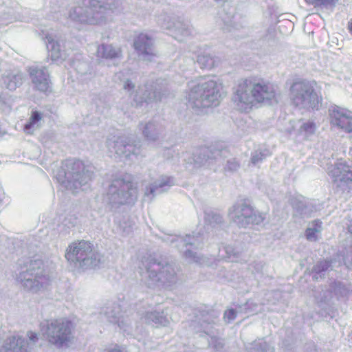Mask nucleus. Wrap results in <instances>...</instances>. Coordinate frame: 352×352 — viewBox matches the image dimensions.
Returning a JSON list of instances; mask_svg holds the SVG:
<instances>
[{
  "label": "nucleus",
  "instance_id": "nucleus-8",
  "mask_svg": "<svg viewBox=\"0 0 352 352\" xmlns=\"http://www.w3.org/2000/svg\"><path fill=\"white\" fill-rule=\"evenodd\" d=\"M138 197V188L129 175L113 179L109 186L106 201L113 208L134 204Z\"/></svg>",
  "mask_w": 352,
  "mask_h": 352
},
{
  "label": "nucleus",
  "instance_id": "nucleus-30",
  "mask_svg": "<svg viewBox=\"0 0 352 352\" xmlns=\"http://www.w3.org/2000/svg\"><path fill=\"white\" fill-rule=\"evenodd\" d=\"M204 221L208 230L209 227L211 228H219L223 223V216L214 210H205Z\"/></svg>",
  "mask_w": 352,
  "mask_h": 352
},
{
  "label": "nucleus",
  "instance_id": "nucleus-25",
  "mask_svg": "<svg viewBox=\"0 0 352 352\" xmlns=\"http://www.w3.org/2000/svg\"><path fill=\"white\" fill-rule=\"evenodd\" d=\"M222 153L223 151L203 147L199 148L194 155L193 160L196 166H200L204 165L207 162L210 163V161H212L213 160H217L219 157L221 156Z\"/></svg>",
  "mask_w": 352,
  "mask_h": 352
},
{
  "label": "nucleus",
  "instance_id": "nucleus-22",
  "mask_svg": "<svg viewBox=\"0 0 352 352\" xmlns=\"http://www.w3.org/2000/svg\"><path fill=\"white\" fill-rule=\"evenodd\" d=\"M174 184L173 177L162 175L146 187L144 196L151 200L155 195L166 192Z\"/></svg>",
  "mask_w": 352,
  "mask_h": 352
},
{
  "label": "nucleus",
  "instance_id": "nucleus-33",
  "mask_svg": "<svg viewBox=\"0 0 352 352\" xmlns=\"http://www.w3.org/2000/svg\"><path fill=\"white\" fill-rule=\"evenodd\" d=\"M248 352H274V348L263 339H258L251 343Z\"/></svg>",
  "mask_w": 352,
  "mask_h": 352
},
{
  "label": "nucleus",
  "instance_id": "nucleus-49",
  "mask_svg": "<svg viewBox=\"0 0 352 352\" xmlns=\"http://www.w3.org/2000/svg\"><path fill=\"white\" fill-rule=\"evenodd\" d=\"M344 265L350 269H352V251H349L344 256Z\"/></svg>",
  "mask_w": 352,
  "mask_h": 352
},
{
  "label": "nucleus",
  "instance_id": "nucleus-18",
  "mask_svg": "<svg viewBox=\"0 0 352 352\" xmlns=\"http://www.w3.org/2000/svg\"><path fill=\"white\" fill-rule=\"evenodd\" d=\"M330 123L346 133L352 132V112L337 105L329 109Z\"/></svg>",
  "mask_w": 352,
  "mask_h": 352
},
{
  "label": "nucleus",
  "instance_id": "nucleus-51",
  "mask_svg": "<svg viewBox=\"0 0 352 352\" xmlns=\"http://www.w3.org/2000/svg\"><path fill=\"white\" fill-rule=\"evenodd\" d=\"M63 225L67 226L68 228H73L75 226L76 223V219H67L65 218L63 221Z\"/></svg>",
  "mask_w": 352,
  "mask_h": 352
},
{
  "label": "nucleus",
  "instance_id": "nucleus-20",
  "mask_svg": "<svg viewBox=\"0 0 352 352\" xmlns=\"http://www.w3.org/2000/svg\"><path fill=\"white\" fill-rule=\"evenodd\" d=\"M122 309L119 304L113 303L111 306L107 307L103 311L104 315L107 319L113 324H117L120 329L127 333H130L132 322L128 315L122 314Z\"/></svg>",
  "mask_w": 352,
  "mask_h": 352
},
{
  "label": "nucleus",
  "instance_id": "nucleus-13",
  "mask_svg": "<svg viewBox=\"0 0 352 352\" xmlns=\"http://www.w3.org/2000/svg\"><path fill=\"white\" fill-rule=\"evenodd\" d=\"M203 234L192 232V234H186L185 236L165 234L162 237V241L174 245L182 253L183 256L190 262L201 264L204 262L202 256L193 251V249L199 248L203 242Z\"/></svg>",
  "mask_w": 352,
  "mask_h": 352
},
{
  "label": "nucleus",
  "instance_id": "nucleus-17",
  "mask_svg": "<svg viewBox=\"0 0 352 352\" xmlns=\"http://www.w3.org/2000/svg\"><path fill=\"white\" fill-rule=\"evenodd\" d=\"M334 186L341 191L352 188V166L346 162H338L329 170Z\"/></svg>",
  "mask_w": 352,
  "mask_h": 352
},
{
  "label": "nucleus",
  "instance_id": "nucleus-39",
  "mask_svg": "<svg viewBox=\"0 0 352 352\" xmlns=\"http://www.w3.org/2000/svg\"><path fill=\"white\" fill-rule=\"evenodd\" d=\"M94 103L96 105V111L99 114H106L108 113L110 109V106L104 100L97 98L94 100Z\"/></svg>",
  "mask_w": 352,
  "mask_h": 352
},
{
  "label": "nucleus",
  "instance_id": "nucleus-46",
  "mask_svg": "<svg viewBox=\"0 0 352 352\" xmlns=\"http://www.w3.org/2000/svg\"><path fill=\"white\" fill-rule=\"evenodd\" d=\"M236 317V311L234 309H230L225 311L224 318L228 322L234 320Z\"/></svg>",
  "mask_w": 352,
  "mask_h": 352
},
{
  "label": "nucleus",
  "instance_id": "nucleus-14",
  "mask_svg": "<svg viewBox=\"0 0 352 352\" xmlns=\"http://www.w3.org/2000/svg\"><path fill=\"white\" fill-rule=\"evenodd\" d=\"M228 214L232 221L241 228H246L250 224H261L265 219V215L255 210L247 199L236 201L230 208Z\"/></svg>",
  "mask_w": 352,
  "mask_h": 352
},
{
  "label": "nucleus",
  "instance_id": "nucleus-38",
  "mask_svg": "<svg viewBox=\"0 0 352 352\" xmlns=\"http://www.w3.org/2000/svg\"><path fill=\"white\" fill-rule=\"evenodd\" d=\"M241 166L240 161L236 158H231L227 160L224 166V170L226 172L234 173L237 171Z\"/></svg>",
  "mask_w": 352,
  "mask_h": 352
},
{
  "label": "nucleus",
  "instance_id": "nucleus-21",
  "mask_svg": "<svg viewBox=\"0 0 352 352\" xmlns=\"http://www.w3.org/2000/svg\"><path fill=\"white\" fill-rule=\"evenodd\" d=\"M29 72L34 87L43 92L47 91L50 89V80L46 67L32 66L30 67Z\"/></svg>",
  "mask_w": 352,
  "mask_h": 352
},
{
  "label": "nucleus",
  "instance_id": "nucleus-3",
  "mask_svg": "<svg viewBox=\"0 0 352 352\" xmlns=\"http://www.w3.org/2000/svg\"><path fill=\"white\" fill-rule=\"evenodd\" d=\"M186 95L188 106L195 110L217 107L222 99L223 85L219 79L208 78L192 83Z\"/></svg>",
  "mask_w": 352,
  "mask_h": 352
},
{
  "label": "nucleus",
  "instance_id": "nucleus-27",
  "mask_svg": "<svg viewBox=\"0 0 352 352\" xmlns=\"http://www.w3.org/2000/svg\"><path fill=\"white\" fill-rule=\"evenodd\" d=\"M4 86L10 91L19 87L23 81V74L19 69L6 71L2 76Z\"/></svg>",
  "mask_w": 352,
  "mask_h": 352
},
{
  "label": "nucleus",
  "instance_id": "nucleus-42",
  "mask_svg": "<svg viewBox=\"0 0 352 352\" xmlns=\"http://www.w3.org/2000/svg\"><path fill=\"white\" fill-rule=\"evenodd\" d=\"M132 223L126 219L121 221L118 225L120 232L124 235H128L133 231Z\"/></svg>",
  "mask_w": 352,
  "mask_h": 352
},
{
  "label": "nucleus",
  "instance_id": "nucleus-45",
  "mask_svg": "<svg viewBox=\"0 0 352 352\" xmlns=\"http://www.w3.org/2000/svg\"><path fill=\"white\" fill-rule=\"evenodd\" d=\"M305 2L314 7L332 6L334 4V0H305Z\"/></svg>",
  "mask_w": 352,
  "mask_h": 352
},
{
  "label": "nucleus",
  "instance_id": "nucleus-29",
  "mask_svg": "<svg viewBox=\"0 0 352 352\" xmlns=\"http://www.w3.org/2000/svg\"><path fill=\"white\" fill-rule=\"evenodd\" d=\"M141 318L148 324L162 326H166L168 324V320L163 311H146Z\"/></svg>",
  "mask_w": 352,
  "mask_h": 352
},
{
  "label": "nucleus",
  "instance_id": "nucleus-23",
  "mask_svg": "<svg viewBox=\"0 0 352 352\" xmlns=\"http://www.w3.org/2000/svg\"><path fill=\"white\" fill-rule=\"evenodd\" d=\"M1 352H29L28 342L22 336L13 334L6 339Z\"/></svg>",
  "mask_w": 352,
  "mask_h": 352
},
{
  "label": "nucleus",
  "instance_id": "nucleus-57",
  "mask_svg": "<svg viewBox=\"0 0 352 352\" xmlns=\"http://www.w3.org/2000/svg\"><path fill=\"white\" fill-rule=\"evenodd\" d=\"M349 28L350 30V32L352 33V21L349 24Z\"/></svg>",
  "mask_w": 352,
  "mask_h": 352
},
{
  "label": "nucleus",
  "instance_id": "nucleus-4",
  "mask_svg": "<svg viewBox=\"0 0 352 352\" xmlns=\"http://www.w3.org/2000/svg\"><path fill=\"white\" fill-rule=\"evenodd\" d=\"M17 265L19 272L16 275V281L25 290L36 294L46 289L50 285V277L42 260L21 258L18 261Z\"/></svg>",
  "mask_w": 352,
  "mask_h": 352
},
{
  "label": "nucleus",
  "instance_id": "nucleus-32",
  "mask_svg": "<svg viewBox=\"0 0 352 352\" xmlns=\"http://www.w3.org/2000/svg\"><path fill=\"white\" fill-rule=\"evenodd\" d=\"M197 62L201 68L211 69L217 65L219 60L209 54L204 53L198 55Z\"/></svg>",
  "mask_w": 352,
  "mask_h": 352
},
{
  "label": "nucleus",
  "instance_id": "nucleus-31",
  "mask_svg": "<svg viewBox=\"0 0 352 352\" xmlns=\"http://www.w3.org/2000/svg\"><path fill=\"white\" fill-rule=\"evenodd\" d=\"M331 270V261L329 260H320L312 267L311 276L313 279L318 280L324 278L328 272Z\"/></svg>",
  "mask_w": 352,
  "mask_h": 352
},
{
  "label": "nucleus",
  "instance_id": "nucleus-34",
  "mask_svg": "<svg viewBox=\"0 0 352 352\" xmlns=\"http://www.w3.org/2000/svg\"><path fill=\"white\" fill-rule=\"evenodd\" d=\"M321 227L322 222L320 220L313 221L311 226L305 231L307 239L310 241H316L318 239L317 234L321 230Z\"/></svg>",
  "mask_w": 352,
  "mask_h": 352
},
{
  "label": "nucleus",
  "instance_id": "nucleus-48",
  "mask_svg": "<svg viewBox=\"0 0 352 352\" xmlns=\"http://www.w3.org/2000/svg\"><path fill=\"white\" fill-rule=\"evenodd\" d=\"M11 101L10 96L7 93L0 94V106L9 105Z\"/></svg>",
  "mask_w": 352,
  "mask_h": 352
},
{
  "label": "nucleus",
  "instance_id": "nucleus-19",
  "mask_svg": "<svg viewBox=\"0 0 352 352\" xmlns=\"http://www.w3.org/2000/svg\"><path fill=\"white\" fill-rule=\"evenodd\" d=\"M133 47L144 60L152 61L157 56L153 38L147 34L140 33L133 41Z\"/></svg>",
  "mask_w": 352,
  "mask_h": 352
},
{
  "label": "nucleus",
  "instance_id": "nucleus-15",
  "mask_svg": "<svg viewBox=\"0 0 352 352\" xmlns=\"http://www.w3.org/2000/svg\"><path fill=\"white\" fill-rule=\"evenodd\" d=\"M292 104L300 109H318L320 100L313 86L306 80L294 82L290 87Z\"/></svg>",
  "mask_w": 352,
  "mask_h": 352
},
{
  "label": "nucleus",
  "instance_id": "nucleus-47",
  "mask_svg": "<svg viewBox=\"0 0 352 352\" xmlns=\"http://www.w3.org/2000/svg\"><path fill=\"white\" fill-rule=\"evenodd\" d=\"M235 19L234 16H232L231 19H229L228 20L223 19L225 28H226L228 31L231 30L232 28H237V25L234 23V19Z\"/></svg>",
  "mask_w": 352,
  "mask_h": 352
},
{
  "label": "nucleus",
  "instance_id": "nucleus-56",
  "mask_svg": "<svg viewBox=\"0 0 352 352\" xmlns=\"http://www.w3.org/2000/svg\"><path fill=\"white\" fill-rule=\"evenodd\" d=\"M347 230L349 232L352 234V219L349 220V223H347Z\"/></svg>",
  "mask_w": 352,
  "mask_h": 352
},
{
  "label": "nucleus",
  "instance_id": "nucleus-40",
  "mask_svg": "<svg viewBox=\"0 0 352 352\" xmlns=\"http://www.w3.org/2000/svg\"><path fill=\"white\" fill-rule=\"evenodd\" d=\"M41 119L40 113L38 111L32 112V114L30 118V121L25 124L24 131L28 133H31V129Z\"/></svg>",
  "mask_w": 352,
  "mask_h": 352
},
{
  "label": "nucleus",
  "instance_id": "nucleus-53",
  "mask_svg": "<svg viewBox=\"0 0 352 352\" xmlns=\"http://www.w3.org/2000/svg\"><path fill=\"white\" fill-rule=\"evenodd\" d=\"M292 343H293V338L289 337L287 340L283 341V346H284L285 348H289L291 346Z\"/></svg>",
  "mask_w": 352,
  "mask_h": 352
},
{
  "label": "nucleus",
  "instance_id": "nucleus-11",
  "mask_svg": "<svg viewBox=\"0 0 352 352\" xmlns=\"http://www.w3.org/2000/svg\"><path fill=\"white\" fill-rule=\"evenodd\" d=\"M351 292L350 285L338 280L332 282L329 287H321L314 291L315 301L320 309V314L325 316L330 315L335 300L346 299Z\"/></svg>",
  "mask_w": 352,
  "mask_h": 352
},
{
  "label": "nucleus",
  "instance_id": "nucleus-36",
  "mask_svg": "<svg viewBox=\"0 0 352 352\" xmlns=\"http://www.w3.org/2000/svg\"><path fill=\"white\" fill-rule=\"evenodd\" d=\"M174 29L176 32L184 36H189L192 32V28L188 23L181 21L174 24Z\"/></svg>",
  "mask_w": 352,
  "mask_h": 352
},
{
  "label": "nucleus",
  "instance_id": "nucleus-1",
  "mask_svg": "<svg viewBox=\"0 0 352 352\" xmlns=\"http://www.w3.org/2000/svg\"><path fill=\"white\" fill-rule=\"evenodd\" d=\"M278 95V87L273 82L263 78L250 77L239 82L232 100L239 110L248 111L254 102H276Z\"/></svg>",
  "mask_w": 352,
  "mask_h": 352
},
{
  "label": "nucleus",
  "instance_id": "nucleus-24",
  "mask_svg": "<svg viewBox=\"0 0 352 352\" xmlns=\"http://www.w3.org/2000/svg\"><path fill=\"white\" fill-rule=\"evenodd\" d=\"M139 129L144 138L149 142L157 141L163 131L162 126L154 120L141 122L139 124Z\"/></svg>",
  "mask_w": 352,
  "mask_h": 352
},
{
  "label": "nucleus",
  "instance_id": "nucleus-58",
  "mask_svg": "<svg viewBox=\"0 0 352 352\" xmlns=\"http://www.w3.org/2000/svg\"><path fill=\"white\" fill-rule=\"evenodd\" d=\"M351 150H352V148H351Z\"/></svg>",
  "mask_w": 352,
  "mask_h": 352
},
{
  "label": "nucleus",
  "instance_id": "nucleus-9",
  "mask_svg": "<svg viewBox=\"0 0 352 352\" xmlns=\"http://www.w3.org/2000/svg\"><path fill=\"white\" fill-rule=\"evenodd\" d=\"M142 265L145 269L142 278L148 287L157 285L169 287L177 283V274L172 265L164 264L154 258H148L142 261Z\"/></svg>",
  "mask_w": 352,
  "mask_h": 352
},
{
  "label": "nucleus",
  "instance_id": "nucleus-55",
  "mask_svg": "<svg viewBox=\"0 0 352 352\" xmlns=\"http://www.w3.org/2000/svg\"><path fill=\"white\" fill-rule=\"evenodd\" d=\"M296 208H297V210H299L302 214L305 213V205L303 203L299 202L298 205L296 206Z\"/></svg>",
  "mask_w": 352,
  "mask_h": 352
},
{
  "label": "nucleus",
  "instance_id": "nucleus-43",
  "mask_svg": "<svg viewBox=\"0 0 352 352\" xmlns=\"http://www.w3.org/2000/svg\"><path fill=\"white\" fill-rule=\"evenodd\" d=\"M263 266L264 265L261 262H254L249 265L248 269L254 276H261Z\"/></svg>",
  "mask_w": 352,
  "mask_h": 352
},
{
  "label": "nucleus",
  "instance_id": "nucleus-5",
  "mask_svg": "<svg viewBox=\"0 0 352 352\" xmlns=\"http://www.w3.org/2000/svg\"><path fill=\"white\" fill-rule=\"evenodd\" d=\"M129 70H124L117 74V77L123 82V89L133 95V101L137 106H142L144 103L149 104L161 101L168 96L169 89L166 81L158 79L155 82H148L144 87H139L135 91V85L131 80L125 78L129 74Z\"/></svg>",
  "mask_w": 352,
  "mask_h": 352
},
{
  "label": "nucleus",
  "instance_id": "nucleus-7",
  "mask_svg": "<svg viewBox=\"0 0 352 352\" xmlns=\"http://www.w3.org/2000/svg\"><path fill=\"white\" fill-rule=\"evenodd\" d=\"M45 339L56 348L68 346L74 338V323L65 318L46 320L41 322Z\"/></svg>",
  "mask_w": 352,
  "mask_h": 352
},
{
  "label": "nucleus",
  "instance_id": "nucleus-6",
  "mask_svg": "<svg viewBox=\"0 0 352 352\" xmlns=\"http://www.w3.org/2000/svg\"><path fill=\"white\" fill-rule=\"evenodd\" d=\"M91 167L79 160H67L58 171L56 179L66 189L74 192L87 184L92 178Z\"/></svg>",
  "mask_w": 352,
  "mask_h": 352
},
{
  "label": "nucleus",
  "instance_id": "nucleus-41",
  "mask_svg": "<svg viewBox=\"0 0 352 352\" xmlns=\"http://www.w3.org/2000/svg\"><path fill=\"white\" fill-rule=\"evenodd\" d=\"M223 251L226 254V258L230 260L232 262L236 261V258L239 255V251L236 250V248L232 245H227L223 248Z\"/></svg>",
  "mask_w": 352,
  "mask_h": 352
},
{
  "label": "nucleus",
  "instance_id": "nucleus-16",
  "mask_svg": "<svg viewBox=\"0 0 352 352\" xmlns=\"http://www.w3.org/2000/svg\"><path fill=\"white\" fill-rule=\"evenodd\" d=\"M107 147L109 152L115 157H124L130 158L131 155L138 156L141 154L140 146L131 143L127 138L113 137L107 140Z\"/></svg>",
  "mask_w": 352,
  "mask_h": 352
},
{
  "label": "nucleus",
  "instance_id": "nucleus-28",
  "mask_svg": "<svg viewBox=\"0 0 352 352\" xmlns=\"http://www.w3.org/2000/svg\"><path fill=\"white\" fill-rule=\"evenodd\" d=\"M96 55L99 58L113 60L120 58L122 52L119 47H114L111 44L102 43L98 45Z\"/></svg>",
  "mask_w": 352,
  "mask_h": 352
},
{
  "label": "nucleus",
  "instance_id": "nucleus-52",
  "mask_svg": "<svg viewBox=\"0 0 352 352\" xmlns=\"http://www.w3.org/2000/svg\"><path fill=\"white\" fill-rule=\"evenodd\" d=\"M28 336L29 337V339L33 342H36L38 340V336L34 332L29 331L28 333Z\"/></svg>",
  "mask_w": 352,
  "mask_h": 352
},
{
  "label": "nucleus",
  "instance_id": "nucleus-10",
  "mask_svg": "<svg viewBox=\"0 0 352 352\" xmlns=\"http://www.w3.org/2000/svg\"><path fill=\"white\" fill-rule=\"evenodd\" d=\"M65 258L70 264L82 270L95 268L101 261L100 254L85 241L72 243L67 249Z\"/></svg>",
  "mask_w": 352,
  "mask_h": 352
},
{
  "label": "nucleus",
  "instance_id": "nucleus-44",
  "mask_svg": "<svg viewBox=\"0 0 352 352\" xmlns=\"http://www.w3.org/2000/svg\"><path fill=\"white\" fill-rule=\"evenodd\" d=\"M245 309L246 314H254L261 310V306L252 301H248L245 305Z\"/></svg>",
  "mask_w": 352,
  "mask_h": 352
},
{
  "label": "nucleus",
  "instance_id": "nucleus-37",
  "mask_svg": "<svg viewBox=\"0 0 352 352\" xmlns=\"http://www.w3.org/2000/svg\"><path fill=\"white\" fill-rule=\"evenodd\" d=\"M316 124L313 122H307L303 123L299 130L298 133L300 135H303L305 138H308L309 136L313 135L316 131Z\"/></svg>",
  "mask_w": 352,
  "mask_h": 352
},
{
  "label": "nucleus",
  "instance_id": "nucleus-50",
  "mask_svg": "<svg viewBox=\"0 0 352 352\" xmlns=\"http://www.w3.org/2000/svg\"><path fill=\"white\" fill-rule=\"evenodd\" d=\"M304 352H320L314 342H308L304 346Z\"/></svg>",
  "mask_w": 352,
  "mask_h": 352
},
{
  "label": "nucleus",
  "instance_id": "nucleus-26",
  "mask_svg": "<svg viewBox=\"0 0 352 352\" xmlns=\"http://www.w3.org/2000/svg\"><path fill=\"white\" fill-rule=\"evenodd\" d=\"M43 39L45 40L49 56L52 60H56L62 58V49L60 41L56 35L48 32L44 33Z\"/></svg>",
  "mask_w": 352,
  "mask_h": 352
},
{
  "label": "nucleus",
  "instance_id": "nucleus-2",
  "mask_svg": "<svg viewBox=\"0 0 352 352\" xmlns=\"http://www.w3.org/2000/svg\"><path fill=\"white\" fill-rule=\"evenodd\" d=\"M83 6L72 8L69 19L75 23L100 25L107 23L111 14L118 10L120 0H82Z\"/></svg>",
  "mask_w": 352,
  "mask_h": 352
},
{
  "label": "nucleus",
  "instance_id": "nucleus-12",
  "mask_svg": "<svg viewBox=\"0 0 352 352\" xmlns=\"http://www.w3.org/2000/svg\"><path fill=\"white\" fill-rule=\"evenodd\" d=\"M195 319L192 321V326L196 327V324L200 325L204 337L208 342V349L210 352H226V346L224 339L217 335L214 328V319L206 311L194 310Z\"/></svg>",
  "mask_w": 352,
  "mask_h": 352
},
{
  "label": "nucleus",
  "instance_id": "nucleus-35",
  "mask_svg": "<svg viewBox=\"0 0 352 352\" xmlns=\"http://www.w3.org/2000/svg\"><path fill=\"white\" fill-rule=\"evenodd\" d=\"M270 155L271 153L269 149L266 148H259L252 153L250 163L254 166H256Z\"/></svg>",
  "mask_w": 352,
  "mask_h": 352
},
{
  "label": "nucleus",
  "instance_id": "nucleus-54",
  "mask_svg": "<svg viewBox=\"0 0 352 352\" xmlns=\"http://www.w3.org/2000/svg\"><path fill=\"white\" fill-rule=\"evenodd\" d=\"M108 352H126L124 349L116 345L113 348L108 350Z\"/></svg>",
  "mask_w": 352,
  "mask_h": 352
}]
</instances>
